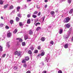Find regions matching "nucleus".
<instances>
[{
	"label": "nucleus",
	"instance_id": "1",
	"mask_svg": "<svg viewBox=\"0 0 73 73\" xmlns=\"http://www.w3.org/2000/svg\"><path fill=\"white\" fill-rule=\"evenodd\" d=\"M70 20V18L69 17H67L64 19L63 22L64 23H68Z\"/></svg>",
	"mask_w": 73,
	"mask_h": 73
},
{
	"label": "nucleus",
	"instance_id": "2",
	"mask_svg": "<svg viewBox=\"0 0 73 73\" xmlns=\"http://www.w3.org/2000/svg\"><path fill=\"white\" fill-rule=\"evenodd\" d=\"M14 54L15 55H17L18 57H21V52L19 51L18 52L17 51L15 52L14 53Z\"/></svg>",
	"mask_w": 73,
	"mask_h": 73
},
{
	"label": "nucleus",
	"instance_id": "3",
	"mask_svg": "<svg viewBox=\"0 0 73 73\" xmlns=\"http://www.w3.org/2000/svg\"><path fill=\"white\" fill-rule=\"evenodd\" d=\"M68 33L69 34H68L64 35V39H65V40H68V38H69V37L70 36V32Z\"/></svg>",
	"mask_w": 73,
	"mask_h": 73
},
{
	"label": "nucleus",
	"instance_id": "4",
	"mask_svg": "<svg viewBox=\"0 0 73 73\" xmlns=\"http://www.w3.org/2000/svg\"><path fill=\"white\" fill-rule=\"evenodd\" d=\"M49 59H50V55L49 54H48L46 57V60L47 62H48V60Z\"/></svg>",
	"mask_w": 73,
	"mask_h": 73
},
{
	"label": "nucleus",
	"instance_id": "5",
	"mask_svg": "<svg viewBox=\"0 0 73 73\" xmlns=\"http://www.w3.org/2000/svg\"><path fill=\"white\" fill-rule=\"evenodd\" d=\"M12 34L11 33L7 32V37H8V38H9L12 36Z\"/></svg>",
	"mask_w": 73,
	"mask_h": 73
},
{
	"label": "nucleus",
	"instance_id": "6",
	"mask_svg": "<svg viewBox=\"0 0 73 73\" xmlns=\"http://www.w3.org/2000/svg\"><path fill=\"white\" fill-rule=\"evenodd\" d=\"M44 54H45V52H41L40 54H38V57L40 56H44Z\"/></svg>",
	"mask_w": 73,
	"mask_h": 73
},
{
	"label": "nucleus",
	"instance_id": "7",
	"mask_svg": "<svg viewBox=\"0 0 73 73\" xmlns=\"http://www.w3.org/2000/svg\"><path fill=\"white\" fill-rule=\"evenodd\" d=\"M30 49H31L32 51H33L34 49H35V47L34 46L32 45V46H31V47H30Z\"/></svg>",
	"mask_w": 73,
	"mask_h": 73
},
{
	"label": "nucleus",
	"instance_id": "8",
	"mask_svg": "<svg viewBox=\"0 0 73 73\" xmlns=\"http://www.w3.org/2000/svg\"><path fill=\"white\" fill-rule=\"evenodd\" d=\"M19 26L21 27V28H23V25H24V24H23L22 22H20L19 23Z\"/></svg>",
	"mask_w": 73,
	"mask_h": 73
},
{
	"label": "nucleus",
	"instance_id": "9",
	"mask_svg": "<svg viewBox=\"0 0 73 73\" xmlns=\"http://www.w3.org/2000/svg\"><path fill=\"white\" fill-rule=\"evenodd\" d=\"M26 8H27V5H25L22 6V9H26Z\"/></svg>",
	"mask_w": 73,
	"mask_h": 73
},
{
	"label": "nucleus",
	"instance_id": "10",
	"mask_svg": "<svg viewBox=\"0 0 73 73\" xmlns=\"http://www.w3.org/2000/svg\"><path fill=\"white\" fill-rule=\"evenodd\" d=\"M66 27L67 28H69L70 27V25L69 24H68L66 25Z\"/></svg>",
	"mask_w": 73,
	"mask_h": 73
},
{
	"label": "nucleus",
	"instance_id": "11",
	"mask_svg": "<svg viewBox=\"0 0 73 73\" xmlns=\"http://www.w3.org/2000/svg\"><path fill=\"white\" fill-rule=\"evenodd\" d=\"M68 45H69V44L68 43L66 44L64 46V48H65V49L68 48Z\"/></svg>",
	"mask_w": 73,
	"mask_h": 73
},
{
	"label": "nucleus",
	"instance_id": "12",
	"mask_svg": "<svg viewBox=\"0 0 73 73\" xmlns=\"http://www.w3.org/2000/svg\"><path fill=\"white\" fill-rule=\"evenodd\" d=\"M40 40L42 41H44L45 40V38L44 37H42L41 38Z\"/></svg>",
	"mask_w": 73,
	"mask_h": 73
},
{
	"label": "nucleus",
	"instance_id": "13",
	"mask_svg": "<svg viewBox=\"0 0 73 73\" xmlns=\"http://www.w3.org/2000/svg\"><path fill=\"white\" fill-rule=\"evenodd\" d=\"M17 40H19V42H22L23 41V40L20 38H17Z\"/></svg>",
	"mask_w": 73,
	"mask_h": 73
},
{
	"label": "nucleus",
	"instance_id": "14",
	"mask_svg": "<svg viewBox=\"0 0 73 73\" xmlns=\"http://www.w3.org/2000/svg\"><path fill=\"white\" fill-rule=\"evenodd\" d=\"M29 37V36L28 35H26L24 37V38L25 40H26L27 39H28Z\"/></svg>",
	"mask_w": 73,
	"mask_h": 73
},
{
	"label": "nucleus",
	"instance_id": "15",
	"mask_svg": "<svg viewBox=\"0 0 73 73\" xmlns=\"http://www.w3.org/2000/svg\"><path fill=\"white\" fill-rule=\"evenodd\" d=\"M29 34L30 35H33V31L32 30H30L29 33Z\"/></svg>",
	"mask_w": 73,
	"mask_h": 73
},
{
	"label": "nucleus",
	"instance_id": "16",
	"mask_svg": "<svg viewBox=\"0 0 73 73\" xmlns=\"http://www.w3.org/2000/svg\"><path fill=\"white\" fill-rule=\"evenodd\" d=\"M59 33L60 34H62L63 32V30L62 29H60L59 31Z\"/></svg>",
	"mask_w": 73,
	"mask_h": 73
},
{
	"label": "nucleus",
	"instance_id": "17",
	"mask_svg": "<svg viewBox=\"0 0 73 73\" xmlns=\"http://www.w3.org/2000/svg\"><path fill=\"white\" fill-rule=\"evenodd\" d=\"M31 19H28L27 21V24H30L31 23Z\"/></svg>",
	"mask_w": 73,
	"mask_h": 73
},
{
	"label": "nucleus",
	"instance_id": "18",
	"mask_svg": "<svg viewBox=\"0 0 73 73\" xmlns=\"http://www.w3.org/2000/svg\"><path fill=\"white\" fill-rule=\"evenodd\" d=\"M2 37H3V38H4V39L5 38V37H6V35H5V33H3Z\"/></svg>",
	"mask_w": 73,
	"mask_h": 73
},
{
	"label": "nucleus",
	"instance_id": "19",
	"mask_svg": "<svg viewBox=\"0 0 73 73\" xmlns=\"http://www.w3.org/2000/svg\"><path fill=\"white\" fill-rule=\"evenodd\" d=\"M50 13L52 16H54V12L53 11H51Z\"/></svg>",
	"mask_w": 73,
	"mask_h": 73
},
{
	"label": "nucleus",
	"instance_id": "20",
	"mask_svg": "<svg viewBox=\"0 0 73 73\" xmlns=\"http://www.w3.org/2000/svg\"><path fill=\"white\" fill-rule=\"evenodd\" d=\"M16 21H17V22H18V21H19L20 20V19H19V18L17 17H16Z\"/></svg>",
	"mask_w": 73,
	"mask_h": 73
},
{
	"label": "nucleus",
	"instance_id": "21",
	"mask_svg": "<svg viewBox=\"0 0 73 73\" xmlns=\"http://www.w3.org/2000/svg\"><path fill=\"white\" fill-rule=\"evenodd\" d=\"M25 60L26 61H28L29 60V57H26L25 58Z\"/></svg>",
	"mask_w": 73,
	"mask_h": 73
},
{
	"label": "nucleus",
	"instance_id": "22",
	"mask_svg": "<svg viewBox=\"0 0 73 73\" xmlns=\"http://www.w3.org/2000/svg\"><path fill=\"white\" fill-rule=\"evenodd\" d=\"M20 8H21L20 6H18L17 8V12H19V9H20Z\"/></svg>",
	"mask_w": 73,
	"mask_h": 73
},
{
	"label": "nucleus",
	"instance_id": "23",
	"mask_svg": "<svg viewBox=\"0 0 73 73\" xmlns=\"http://www.w3.org/2000/svg\"><path fill=\"white\" fill-rule=\"evenodd\" d=\"M69 13H70V14H72V13H73V9H71L70 11L69 12Z\"/></svg>",
	"mask_w": 73,
	"mask_h": 73
},
{
	"label": "nucleus",
	"instance_id": "24",
	"mask_svg": "<svg viewBox=\"0 0 73 73\" xmlns=\"http://www.w3.org/2000/svg\"><path fill=\"white\" fill-rule=\"evenodd\" d=\"M31 15H32V14L31 13H30L29 14H28L27 15V17L28 18H29V17H30Z\"/></svg>",
	"mask_w": 73,
	"mask_h": 73
},
{
	"label": "nucleus",
	"instance_id": "25",
	"mask_svg": "<svg viewBox=\"0 0 73 73\" xmlns=\"http://www.w3.org/2000/svg\"><path fill=\"white\" fill-rule=\"evenodd\" d=\"M17 16L18 17H20V18H21V17H22V16H21V14L19 13L17 15Z\"/></svg>",
	"mask_w": 73,
	"mask_h": 73
},
{
	"label": "nucleus",
	"instance_id": "26",
	"mask_svg": "<svg viewBox=\"0 0 73 73\" xmlns=\"http://www.w3.org/2000/svg\"><path fill=\"white\" fill-rule=\"evenodd\" d=\"M22 46H25V45H26V44L25 43V42H22Z\"/></svg>",
	"mask_w": 73,
	"mask_h": 73
},
{
	"label": "nucleus",
	"instance_id": "27",
	"mask_svg": "<svg viewBox=\"0 0 73 73\" xmlns=\"http://www.w3.org/2000/svg\"><path fill=\"white\" fill-rule=\"evenodd\" d=\"M13 32V33H14L15 34L17 32V29H15L14 31Z\"/></svg>",
	"mask_w": 73,
	"mask_h": 73
},
{
	"label": "nucleus",
	"instance_id": "28",
	"mask_svg": "<svg viewBox=\"0 0 73 73\" xmlns=\"http://www.w3.org/2000/svg\"><path fill=\"white\" fill-rule=\"evenodd\" d=\"M3 50V47L1 46H0V51L1 52H2Z\"/></svg>",
	"mask_w": 73,
	"mask_h": 73
},
{
	"label": "nucleus",
	"instance_id": "29",
	"mask_svg": "<svg viewBox=\"0 0 73 73\" xmlns=\"http://www.w3.org/2000/svg\"><path fill=\"white\" fill-rule=\"evenodd\" d=\"M23 66L24 68H26L27 66V64H26V63H25L23 64Z\"/></svg>",
	"mask_w": 73,
	"mask_h": 73
},
{
	"label": "nucleus",
	"instance_id": "30",
	"mask_svg": "<svg viewBox=\"0 0 73 73\" xmlns=\"http://www.w3.org/2000/svg\"><path fill=\"white\" fill-rule=\"evenodd\" d=\"M4 25V24L0 23V28H2L3 27V26Z\"/></svg>",
	"mask_w": 73,
	"mask_h": 73
},
{
	"label": "nucleus",
	"instance_id": "31",
	"mask_svg": "<svg viewBox=\"0 0 73 73\" xmlns=\"http://www.w3.org/2000/svg\"><path fill=\"white\" fill-rule=\"evenodd\" d=\"M45 16H44L43 17H42L41 18L42 20V22H44V19H45Z\"/></svg>",
	"mask_w": 73,
	"mask_h": 73
},
{
	"label": "nucleus",
	"instance_id": "32",
	"mask_svg": "<svg viewBox=\"0 0 73 73\" xmlns=\"http://www.w3.org/2000/svg\"><path fill=\"white\" fill-rule=\"evenodd\" d=\"M40 29H41V27H38L36 29V31H39Z\"/></svg>",
	"mask_w": 73,
	"mask_h": 73
},
{
	"label": "nucleus",
	"instance_id": "33",
	"mask_svg": "<svg viewBox=\"0 0 73 73\" xmlns=\"http://www.w3.org/2000/svg\"><path fill=\"white\" fill-rule=\"evenodd\" d=\"M32 16L33 17V18H34V19L36 18V17H37V16L34 15H33Z\"/></svg>",
	"mask_w": 73,
	"mask_h": 73
},
{
	"label": "nucleus",
	"instance_id": "34",
	"mask_svg": "<svg viewBox=\"0 0 73 73\" xmlns=\"http://www.w3.org/2000/svg\"><path fill=\"white\" fill-rule=\"evenodd\" d=\"M13 6L12 5H11L9 7V9H13Z\"/></svg>",
	"mask_w": 73,
	"mask_h": 73
},
{
	"label": "nucleus",
	"instance_id": "35",
	"mask_svg": "<svg viewBox=\"0 0 73 73\" xmlns=\"http://www.w3.org/2000/svg\"><path fill=\"white\" fill-rule=\"evenodd\" d=\"M34 53H38V50H35L34 51Z\"/></svg>",
	"mask_w": 73,
	"mask_h": 73
},
{
	"label": "nucleus",
	"instance_id": "36",
	"mask_svg": "<svg viewBox=\"0 0 73 73\" xmlns=\"http://www.w3.org/2000/svg\"><path fill=\"white\" fill-rule=\"evenodd\" d=\"M28 53L29 54H32V52L31 51V50H29L28 51Z\"/></svg>",
	"mask_w": 73,
	"mask_h": 73
},
{
	"label": "nucleus",
	"instance_id": "37",
	"mask_svg": "<svg viewBox=\"0 0 73 73\" xmlns=\"http://www.w3.org/2000/svg\"><path fill=\"white\" fill-rule=\"evenodd\" d=\"M4 3V1H3L1 0L0 1V4H1V5H2L3 4V3Z\"/></svg>",
	"mask_w": 73,
	"mask_h": 73
},
{
	"label": "nucleus",
	"instance_id": "38",
	"mask_svg": "<svg viewBox=\"0 0 73 73\" xmlns=\"http://www.w3.org/2000/svg\"><path fill=\"white\" fill-rule=\"evenodd\" d=\"M50 44H51V45H53V44H54V42L53 41H51L50 42Z\"/></svg>",
	"mask_w": 73,
	"mask_h": 73
},
{
	"label": "nucleus",
	"instance_id": "39",
	"mask_svg": "<svg viewBox=\"0 0 73 73\" xmlns=\"http://www.w3.org/2000/svg\"><path fill=\"white\" fill-rule=\"evenodd\" d=\"M37 49L38 50H40L41 49V46H38Z\"/></svg>",
	"mask_w": 73,
	"mask_h": 73
},
{
	"label": "nucleus",
	"instance_id": "40",
	"mask_svg": "<svg viewBox=\"0 0 73 73\" xmlns=\"http://www.w3.org/2000/svg\"><path fill=\"white\" fill-rule=\"evenodd\" d=\"M10 24H13V20H11V21H10Z\"/></svg>",
	"mask_w": 73,
	"mask_h": 73
},
{
	"label": "nucleus",
	"instance_id": "41",
	"mask_svg": "<svg viewBox=\"0 0 73 73\" xmlns=\"http://www.w3.org/2000/svg\"><path fill=\"white\" fill-rule=\"evenodd\" d=\"M22 63H25L26 62V61H25V60L23 59L22 61Z\"/></svg>",
	"mask_w": 73,
	"mask_h": 73
},
{
	"label": "nucleus",
	"instance_id": "42",
	"mask_svg": "<svg viewBox=\"0 0 73 73\" xmlns=\"http://www.w3.org/2000/svg\"><path fill=\"white\" fill-rule=\"evenodd\" d=\"M38 13V11H35V12L33 13V14L34 15H36V14H37Z\"/></svg>",
	"mask_w": 73,
	"mask_h": 73
},
{
	"label": "nucleus",
	"instance_id": "43",
	"mask_svg": "<svg viewBox=\"0 0 73 73\" xmlns=\"http://www.w3.org/2000/svg\"><path fill=\"white\" fill-rule=\"evenodd\" d=\"M7 7H8V5H5L4 6V9H5V8H7Z\"/></svg>",
	"mask_w": 73,
	"mask_h": 73
},
{
	"label": "nucleus",
	"instance_id": "44",
	"mask_svg": "<svg viewBox=\"0 0 73 73\" xmlns=\"http://www.w3.org/2000/svg\"><path fill=\"white\" fill-rule=\"evenodd\" d=\"M9 42H7V45L8 47H9V46H10V45L9 44Z\"/></svg>",
	"mask_w": 73,
	"mask_h": 73
},
{
	"label": "nucleus",
	"instance_id": "45",
	"mask_svg": "<svg viewBox=\"0 0 73 73\" xmlns=\"http://www.w3.org/2000/svg\"><path fill=\"white\" fill-rule=\"evenodd\" d=\"M68 2L69 4H70V3H71V2H72V1L71 0H68Z\"/></svg>",
	"mask_w": 73,
	"mask_h": 73
},
{
	"label": "nucleus",
	"instance_id": "46",
	"mask_svg": "<svg viewBox=\"0 0 73 73\" xmlns=\"http://www.w3.org/2000/svg\"><path fill=\"white\" fill-rule=\"evenodd\" d=\"M40 23H36V24H35V25L36 26H37L38 25H40Z\"/></svg>",
	"mask_w": 73,
	"mask_h": 73
},
{
	"label": "nucleus",
	"instance_id": "47",
	"mask_svg": "<svg viewBox=\"0 0 73 73\" xmlns=\"http://www.w3.org/2000/svg\"><path fill=\"white\" fill-rule=\"evenodd\" d=\"M58 73H62V71H61V70H59L58 72Z\"/></svg>",
	"mask_w": 73,
	"mask_h": 73
},
{
	"label": "nucleus",
	"instance_id": "48",
	"mask_svg": "<svg viewBox=\"0 0 73 73\" xmlns=\"http://www.w3.org/2000/svg\"><path fill=\"white\" fill-rule=\"evenodd\" d=\"M5 28L6 29H8L9 28V27L7 25L6 26Z\"/></svg>",
	"mask_w": 73,
	"mask_h": 73
},
{
	"label": "nucleus",
	"instance_id": "49",
	"mask_svg": "<svg viewBox=\"0 0 73 73\" xmlns=\"http://www.w3.org/2000/svg\"><path fill=\"white\" fill-rule=\"evenodd\" d=\"M14 70H16L17 69V66L14 67Z\"/></svg>",
	"mask_w": 73,
	"mask_h": 73
},
{
	"label": "nucleus",
	"instance_id": "50",
	"mask_svg": "<svg viewBox=\"0 0 73 73\" xmlns=\"http://www.w3.org/2000/svg\"><path fill=\"white\" fill-rule=\"evenodd\" d=\"M41 15V12H39L38 14V16H40V15Z\"/></svg>",
	"mask_w": 73,
	"mask_h": 73
},
{
	"label": "nucleus",
	"instance_id": "51",
	"mask_svg": "<svg viewBox=\"0 0 73 73\" xmlns=\"http://www.w3.org/2000/svg\"><path fill=\"white\" fill-rule=\"evenodd\" d=\"M72 27H71L70 29V32H71V31H72Z\"/></svg>",
	"mask_w": 73,
	"mask_h": 73
},
{
	"label": "nucleus",
	"instance_id": "52",
	"mask_svg": "<svg viewBox=\"0 0 73 73\" xmlns=\"http://www.w3.org/2000/svg\"><path fill=\"white\" fill-rule=\"evenodd\" d=\"M5 56H6V54H3V57H5Z\"/></svg>",
	"mask_w": 73,
	"mask_h": 73
},
{
	"label": "nucleus",
	"instance_id": "53",
	"mask_svg": "<svg viewBox=\"0 0 73 73\" xmlns=\"http://www.w3.org/2000/svg\"><path fill=\"white\" fill-rule=\"evenodd\" d=\"M58 9H56V10L55 11V13H57V12H58Z\"/></svg>",
	"mask_w": 73,
	"mask_h": 73
},
{
	"label": "nucleus",
	"instance_id": "54",
	"mask_svg": "<svg viewBox=\"0 0 73 73\" xmlns=\"http://www.w3.org/2000/svg\"><path fill=\"white\" fill-rule=\"evenodd\" d=\"M48 7V5H45L44 6V8H46Z\"/></svg>",
	"mask_w": 73,
	"mask_h": 73
},
{
	"label": "nucleus",
	"instance_id": "55",
	"mask_svg": "<svg viewBox=\"0 0 73 73\" xmlns=\"http://www.w3.org/2000/svg\"><path fill=\"white\" fill-rule=\"evenodd\" d=\"M26 73H31V71H28L26 72Z\"/></svg>",
	"mask_w": 73,
	"mask_h": 73
},
{
	"label": "nucleus",
	"instance_id": "56",
	"mask_svg": "<svg viewBox=\"0 0 73 73\" xmlns=\"http://www.w3.org/2000/svg\"><path fill=\"white\" fill-rule=\"evenodd\" d=\"M42 73H46V72L45 71H44Z\"/></svg>",
	"mask_w": 73,
	"mask_h": 73
},
{
	"label": "nucleus",
	"instance_id": "57",
	"mask_svg": "<svg viewBox=\"0 0 73 73\" xmlns=\"http://www.w3.org/2000/svg\"><path fill=\"white\" fill-rule=\"evenodd\" d=\"M52 28V26L51 25H50L48 27V28Z\"/></svg>",
	"mask_w": 73,
	"mask_h": 73
},
{
	"label": "nucleus",
	"instance_id": "58",
	"mask_svg": "<svg viewBox=\"0 0 73 73\" xmlns=\"http://www.w3.org/2000/svg\"><path fill=\"white\" fill-rule=\"evenodd\" d=\"M48 0H45L44 1V2H45V3H46L47 2H48Z\"/></svg>",
	"mask_w": 73,
	"mask_h": 73
},
{
	"label": "nucleus",
	"instance_id": "59",
	"mask_svg": "<svg viewBox=\"0 0 73 73\" xmlns=\"http://www.w3.org/2000/svg\"><path fill=\"white\" fill-rule=\"evenodd\" d=\"M15 12V10H14L13 11H12V13H14Z\"/></svg>",
	"mask_w": 73,
	"mask_h": 73
},
{
	"label": "nucleus",
	"instance_id": "60",
	"mask_svg": "<svg viewBox=\"0 0 73 73\" xmlns=\"http://www.w3.org/2000/svg\"><path fill=\"white\" fill-rule=\"evenodd\" d=\"M41 64H42V65H44V63H43L42 62H41Z\"/></svg>",
	"mask_w": 73,
	"mask_h": 73
},
{
	"label": "nucleus",
	"instance_id": "61",
	"mask_svg": "<svg viewBox=\"0 0 73 73\" xmlns=\"http://www.w3.org/2000/svg\"><path fill=\"white\" fill-rule=\"evenodd\" d=\"M31 0H27V2H29V1H31Z\"/></svg>",
	"mask_w": 73,
	"mask_h": 73
},
{
	"label": "nucleus",
	"instance_id": "62",
	"mask_svg": "<svg viewBox=\"0 0 73 73\" xmlns=\"http://www.w3.org/2000/svg\"><path fill=\"white\" fill-rule=\"evenodd\" d=\"M39 66L40 67V68H42V65H41L40 66Z\"/></svg>",
	"mask_w": 73,
	"mask_h": 73
},
{
	"label": "nucleus",
	"instance_id": "63",
	"mask_svg": "<svg viewBox=\"0 0 73 73\" xmlns=\"http://www.w3.org/2000/svg\"><path fill=\"white\" fill-rule=\"evenodd\" d=\"M20 0H19L18 1V3H20Z\"/></svg>",
	"mask_w": 73,
	"mask_h": 73
},
{
	"label": "nucleus",
	"instance_id": "64",
	"mask_svg": "<svg viewBox=\"0 0 73 73\" xmlns=\"http://www.w3.org/2000/svg\"><path fill=\"white\" fill-rule=\"evenodd\" d=\"M1 19H3V17H1Z\"/></svg>",
	"mask_w": 73,
	"mask_h": 73
}]
</instances>
